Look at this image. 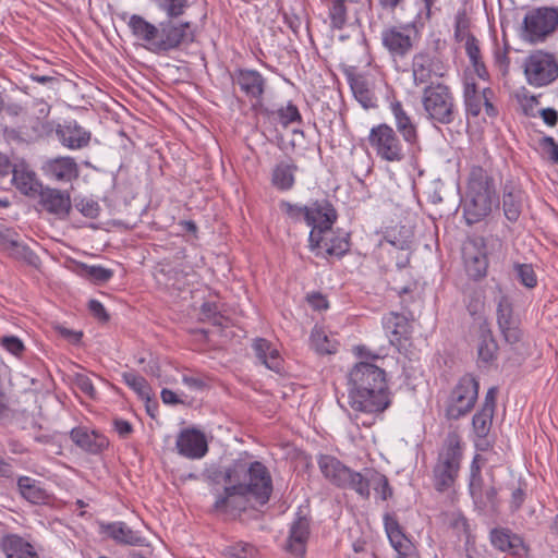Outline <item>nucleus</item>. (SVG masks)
<instances>
[{"mask_svg":"<svg viewBox=\"0 0 558 558\" xmlns=\"http://www.w3.org/2000/svg\"><path fill=\"white\" fill-rule=\"evenodd\" d=\"M345 409L356 426L371 427L391 404L386 372L371 362L355 363L347 374Z\"/></svg>","mask_w":558,"mask_h":558,"instance_id":"1","label":"nucleus"},{"mask_svg":"<svg viewBox=\"0 0 558 558\" xmlns=\"http://www.w3.org/2000/svg\"><path fill=\"white\" fill-rule=\"evenodd\" d=\"M495 195L494 180L481 166H473L469 173L466 202L463 215L469 226L487 217Z\"/></svg>","mask_w":558,"mask_h":558,"instance_id":"2","label":"nucleus"},{"mask_svg":"<svg viewBox=\"0 0 558 558\" xmlns=\"http://www.w3.org/2000/svg\"><path fill=\"white\" fill-rule=\"evenodd\" d=\"M225 483L238 482L240 489L258 504L268 502L272 493V480L268 469L259 461L250 464L235 462L225 472Z\"/></svg>","mask_w":558,"mask_h":558,"instance_id":"3","label":"nucleus"},{"mask_svg":"<svg viewBox=\"0 0 558 558\" xmlns=\"http://www.w3.org/2000/svg\"><path fill=\"white\" fill-rule=\"evenodd\" d=\"M463 460V442L457 432H449L433 466V485L438 493L454 487Z\"/></svg>","mask_w":558,"mask_h":558,"instance_id":"4","label":"nucleus"},{"mask_svg":"<svg viewBox=\"0 0 558 558\" xmlns=\"http://www.w3.org/2000/svg\"><path fill=\"white\" fill-rule=\"evenodd\" d=\"M480 383L472 374L461 376L444 401L445 417L458 421L466 416L478 399Z\"/></svg>","mask_w":558,"mask_h":558,"instance_id":"5","label":"nucleus"},{"mask_svg":"<svg viewBox=\"0 0 558 558\" xmlns=\"http://www.w3.org/2000/svg\"><path fill=\"white\" fill-rule=\"evenodd\" d=\"M368 143L375 155L387 162H401L405 158L403 145L395 130L380 123L371 129Z\"/></svg>","mask_w":558,"mask_h":558,"instance_id":"6","label":"nucleus"},{"mask_svg":"<svg viewBox=\"0 0 558 558\" xmlns=\"http://www.w3.org/2000/svg\"><path fill=\"white\" fill-rule=\"evenodd\" d=\"M307 226L311 227L308 234V246L314 251L324 241L333 223L337 221L338 214L333 205L327 199H317L308 205Z\"/></svg>","mask_w":558,"mask_h":558,"instance_id":"7","label":"nucleus"},{"mask_svg":"<svg viewBox=\"0 0 558 558\" xmlns=\"http://www.w3.org/2000/svg\"><path fill=\"white\" fill-rule=\"evenodd\" d=\"M524 74L530 84L545 86L558 77V63L553 54L537 50L525 59Z\"/></svg>","mask_w":558,"mask_h":558,"instance_id":"8","label":"nucleus"},{"mask_svg":"<svg viewBox=\"0 0 558 558\" xmlns=\"http://www.w3.org/2000/svg\"><path fill=\"white\" fill-rule=\"evenodd\" d=\"M487 242L490 243L494 248L502 247V240L498 236H490L487 239ZM486 240L481 239L480 243L474 241L471 243V246L464 248L463 258L465 269L468 275L474 280L482 279L487 275L488 259L486 252H484Z\"/></svg>","mask_w":558,"mask_h":558,"instance_id":"9","label":"nucleus"},{"mask_svg":"<svg viewBox=\"0 0 558 558\" xmlns=\"http://www.w3.org/2000/svg\"><path fill=\"white\" fill-rule=\"evenodd\" d=\"M193 38L190 23L162 22L159 25L158 40L155 41V52L175 49L180 45L193 41Z\"/></svg>","mask_w":558,"mask_h":558,"instance_id":"10","label":"nucleus"},{"mask_svg":"<svg viewBox=\"0 0 558 558\" xmlns=\"http://www.w3.org/2000/svg\"><path fill=\"white\" fill-rule=\"evenodd\" d=\"M489 542L495 549L518 558L526 557L529 554V546L523 537L509 527L499 526L492 529Z\"/></svg>","mask_w":558,"mask_h":558,"instance_id":"11","label":"nucleus"},{"mask_svg":"<svg viewBox=\"0 0 558 558\" xmlns=\"http://www.w3.org/2000/svg\"><path fill=\"white\" fill-rule=\"evenodd\" d=\"M40 169L47 179L58 183H71L80 175L77 162L69 156L49 158Z\"/></svg>","mask_w":558,"mask_h":558,"instance_id":"12","label":"nucleus"},{"mask_svg":"<svg viewBox=\"0 0 558 558\" xmlns=\"http://www.w3.org/2000/svg\"><path fill=\"white\" fill-rule=\"evenodd\" d=\"M558 24V13L554 9L543 8L527 13L524 27L532 40L544 38Z\"/></svg>","mask_w":558,"mask_h":558,"instance_id":"13","label":"nucleus"},{"mask_svg":"<svg viewBox=\"0 0 558 558\" xmlns=\"http://www.w3.org/2000/svg\"><path fill=\"white\" fill-rule=\"evenodd\" d=\"M226 484L222 492L217 488L210 490L215 496L214 510L222 513L244 510L247 497L245 492L239 488L238 482Z\"/></svg>","mask_w":558,"mask_h":558,"instance_id":"14","label":"nucleus"},{"mask_svg":"<svg viewBox=\"0 0 558 558\" xmlns=\"http://www.w3.org/2000/svg\"><path fill=\"white\" fill-rule=\"evenodd\" d=\"M11 174L13 186L25 196L35 197L43 189L36 172L25 160L14 162Z\"/></svg>","mask_w":558,"mask_h":558,"instance_id":"15","label":"nucleus"},{"mask_svg":"<svg viewBox=\"0 0 558 558\" xmlns=\"http://www.w3.org/2000/svg\"><path fill=\"white\" fill-rule=\"evenodd\" d=\"M178 452L187 459H201L207 451V440L201 430L195 428H185L178 435L175 442Z\"/></svg>","mask_w":558,"mask_h":558,"instance_id":"16","label":"nucleus"},{"mask_svg":"<svg viewBox=\"0 0 558 558\" xmlns=\"http://www.w3.org/2000/svg\"><path fill=\"white\" fill-rule=\"evenodd\" d=\"M40 205L49 214L58 219H65L72 208L71 196L68 191H61L53 187H43L38 193Z\"/></svg>","mask_w":558,"mask_h":558,"instance_id":"17","label":"nucleus"},{"mask_svg":"<svg viewBox=\"0 0 558 558\" xmlns=\"http://www.w3.org/2000/svg\"><path fill=\"white\" fill-rule=\"evenodd\" d=\"M60 143L70 149H81L88 145L90 132L81 126L75 120H65L56 128Z\"/></svg>","mask_w":558,"mask_h":558,"instance_id":"18","label":"nucleus"},{"mask_svg":"<svg viewBox=\"0 0 558 558\" xmlns=\"http://www.w3.org/2000/svg\"><path fill=\"white\" fill-rule=\"evenodd\" d=\"M498 327L508 343H517L520 340V329L513 316V306L506 295L500 296L497 305Z\"/></svg>","mask_w":558,"mask_h":558,"instance_id":"19","label":"nucleus"},{"mask_svg":"<svg viewBox=\"0 0 558 558\" xmlns=\"http://www.w3.org/2000/svg\"><path fill=\"white\" fill-rule=\"evenodd\" d=\"M411 25L401 27L391 26L381 34L383 45L395 56H404L413 47L412 38L409 35Z\"/></svg>","mask_w":558,"mask_h":558,"instance_id":"20","label":"nucleus"},{"mask_svg":"<svg viewBox=\"0 0 558 558\" xmlns=\"http://www.w3.org/2000/svg\"><path fill=\"white\" fill-rule=\"evenodd\" d=\"M384 526L390 545L398 555H414L415 546L404 534L395 514L386 513L384 515Z\"/></svg>","mask_w":558,"mask_h":558,"instance_id":"21","label":"nucleus"},{"mask_svg":"<svg viewBox=\"0 0 558 558\" xmlns=\"http://www.w3.org/2000/svg\"><path fill=\"white\" fill-rule=\"evenodd\" d=\"M412 70L414 80L424 83L433 76H442L445 64L438 57L421 52L414 56Z\"/></svg>","mask_w":558,"mask_h":558,"instance_id":"22","label":"nucleus"},{"mask_svg":"<svg viewBox=\"0 0 558 558\" xmlns=\"http://www.w3.org/2000/svg\"><path fill=\"white\" fill-rule=\"evenodd\" d=\"M524 191L513 182H506L502 190V210L510 222H517L521 216Z\"/></svg>","mask_w":558,"mask_h":558,"instance_id":"23","label":"nucleus"},{"mask_svg":"<svg viewBox=\"0 0 558 558\" xmlns=\"http://www.w3.org/2000/svg\"><path fill=\"white\" fill-rule=\"evenodd\" d=\"M70 437L77 447L93 454L101 452L109 445L104 435L95 430H88L86 427L73 428Z\"/></svg>","mask_w":558,"mask_h":558,"instance_id":"24","label":"nucleus"},{"mask_svg":"<svg viewBox=\"0 0 558 558\" xmlns=\"http://www.w3.org/2000/svg\"><path fill=\"white\" fill-rule=\"evenodd\" d=\"M317 463L324 477L331 484L342 487L345 484L347 475L350 474V468L345 466L333 456L320 454Z\"/></svg>","mask_w":558,"mask_h":558,"instance_id":"25","label":"nucleus"},{"mask_svg":"<svg viewBox=\"0 0 558 558\" xmlns=\"http://www.w3.org/2000/svg\"><path fill=\"white\" fill-rule=\"evenodd\" d=\"M383 327L390 337V343L401 345L402 340H407L410 336L409 322L404 315L399 313H388L383 317Z\"/></svg>","mask_w":558,"mask_h":558,"instance_id":"26","label":"nucleus"},{"mask_svg":"<svg viewBox=\"0 0 558 558\" xmlns=\"http://www.w3.org/2000/svg\"><path fill=\"white\" fill-rule=\"evenodd\" d=\"M1 548L7 558H39L34 546L15 534L4 536Z\"/></svg>","mask_w":558,"mask_h":558,"instance_id":"27","label":"nucleus"},{"mask_svg":"<svg viewBox=\"0 0 558 558\" xmlns=\"http://www.w3.org/2000/svg\"><path fill=\"white\" fill-rule=\"evenodd\" d=\"M234 83L252 99H258L264 93L265 81L254 70H240L234 76Z\"/></svg>","mask_w":558,"mask_h":558,"instance_id":"28","label":"nucleus"},{"mask_svg":"<svg viewBox=\"0 0 558 558\" xmlns=\"http://www.w3.org/2000/svg\"><path fill=\"white\" fill-rule=\"evenodd\" d=\"M345 76L356 101L360 105H369L374 99V90L369 80L357 73L353 68L345 70Z\"/></svg>","mask_w":558,"mask_h":558,"instance_id":"29","label":"nucleus"},{"mask_svg":"<svg viewBox=\"0 0 558 558\" xmlns=\"http://www.w3.org/2000/svg\"><path fill=\"white\" fill-rule=\"evenodd\" d=\"M16 485L21 496L31 504L43 505L49 500L47 490L35 478L22 475L17 478Z\"/></svg>","mask_w":558,"mask_h":558,"instance_id":"30","label":"nucleus"},{"mask_svg":"<svg viewBox=\"0 0 558 558\" xmlns=\"http://www.w3.org/2000/svg\"><path fill=\"white\" fill-rule=\"evenodd\" d=\"M256 357L269 369L279 372L282 366V359L277 348L264 338H258L253 343Z\"/></svg>","mask_w":558,"mask_h":558,"instance_id":"31","label":"nucleus"},{"mask_svg":"<svg viewBox=\"0 0 558 558\" xmlns=\"http://www.w3.org/2000/svg\"><path fill=\"white\" fill-rule=\"evenodd\" d=\"M129 26L134 36L146 41L149 45V49L155 52V41L158 40L159 27L136 14L130 17Z\"/></svg>","mask_w":558,"mask_h":558,"instance_id":"32","label":"nucleus"},{"mask_svg":"<svg viewBox=\"0 0 558 558\" xmlns=\"http://www.w3.org/2000/svg\"><path fill=\"white\" fill-rule=\"evenodd\" d=\"M396 128L405 143L414 145L417 143V126L413 119L403 110V107H392Z\"/></svg>","mask_w":558,"mask_h":558,"instance_id":"33","label":"nucleus"},{"mask_svg":"<svg viewBox=\"0 0 558 558\" xmlns=\"http://www.w3.org/2000/svg\"><path fill=\"white\" fill-rule=\"evenodd\" d=\"M350 250V241L349 235H335L331 230L325 234V239L320 242V245L317 246L313 252L316 255L320 254L324 251L327 255L330 256H343Z\"/></svg>","mask_w":558,"mask_h":558,"instance_id":"34","label":"nucleus"},{"mask_svg":"<svg viewBox=\"0 0 558 558\" xmlns=\"http://www.w3.org/2000/svg\"><path fill=\"white\" fill-rule=\"evenodd\" d=\"M106 533L117 543L137 546L143 544L141 534L124 522H113L106 526Z\"/></svg>","mask_w":558,"mask_h":558,"instance_id":"35","label":"nucleus"},{"mask_svg":"<svg viewBox=\"0 0 558 558\" xmlns=\"http://www.w3.org/2000/svg\"><path fill=\"white\" fill-rule=\"evenodd\" d=\"M310 530L308 523L305 520L299 519L295 521L291 529L288 539V550L296 555H302L305 551V543L308 538Z\"/></svg>","mask_w":558,"mask_h":558,"instance_id":"36","label":"nucleus"},{"mask_svg":"<svg viewBox=\"0 0 558 558\" xmlns=\"http://www.w3.org/2000/svg\"><path fill=\"white\" fill-rule=\"evenodd\" d=\"M498 345L490 330L482 329L477 345L478 362L490 364L497 357Z\"/></svg>","mask_w":558,"mask_h":558,"instance_id":"37","label":"nucleus"},{"mask_svg":"<svg viewBox=\"0 0 558 558\" xmlns=\"http://www.w3.org/2000/svg\"><path fill=\"white\" fill-rule=\"evenodd\" d=\"M296 167L292 163L280 162L278 163L274 171L271 182L274 186L281 191H288L292 189L294 184V172Z\"/></svg>","mask_w":558,"mask_h":558,"instance_id":"38","label":"nucleus"},{"mask_svg":"<svg viewBox=\"0 0 558 558\" xmlns=\"http://www.w3.org/2000/svg\"><path fill=\"white\" fill-rule=\"evenodd\" d=\"M371 483L372 478L350 469V474L347 475L345 484L341 488H350L363 499H367L371 495Z\"/></svg>","mask_w":558,"mask_h":558,"instance_id":"39","label":"nucleus"},{"mask_svg":"<svg viewBox=\"0 0 558 558\" xmlns=\"http://www.w3.org/2000/svg\"><path fill=\"white\" fill-rule=\"evenodd\" d=\"M311 347L319 354H333L338 343L328 338L322 328L315 327L311 332Z\"/></svg>","mask_w":558,"mask_h":558,"instance_id":"40","label":"nucleus"},{"mask_svg":"<svg viewBox=\"0 0 558 558\" xmlns=\"http://www.w3.org/2000/svg\"><path fill=\"white\" fill-rule=\"evenodd\" d=\"M452 97L447 86L437 84L425 88L423 105H450Z\"/></svg>","mask_w":558,"mask_h":558,"instance_id":"41","label":"nucleus"},{"mask_svg":"<svg viewBox=\"0 0 558 558\" xmlns=\"http://www.w3.org/2000/svg\"><path fill=\"white\" fill-rule=\"evenodd\" d=\"M10 256L15 259L24 260L28 265L36 266L39 262L38 256L24 243H21L12 238L4 248Z\"/></svg>","mask_w":558,"mask_h":558,"instance_id":"42","label":"nucleus"},{"mask_svg":"<svg viewBox=\"0 0 558 558\" xmlns=\"http://www.w3.org/2000/svg\"><path fill=\"white\" fill-rule=\"evenodd\" d=\"M494 413L495 412L488 411V409H480L473 415L472 427L477 438L484 439L488 436L493 424Z\"/></svg>","mask_w":558,"mask_h":558,"instance_id":"43","label":"nucleus"},{"mask_svg":"<svg viewBox=\"0 0 558 558\" xmlns=\"http://www.w3.org/2000/svg\"><path fill=\"white\" fill-rule=\"evenodd\" d=\"M279 208L287 219L292 222L304 221L307 225V219H311V216H308V205L292 204L288 201H282L279 204Z\"/></svg>","mask_w":558,"mask_h":558,"instance_id":"44","label":"nucleus"},{"mask_svg":"<svg viewBox=\"0 0 558 558\" xmlns=\"http://www.w3.org/2000/svg\"><path fill=\"white\" fill-rule=\"evenodd\" d=\"M464 47L476 74L482 78L485 77L487 72L481 59V50L477 39L475 37H469L468 40L464 41Z\"/></svg>","mask_w":558,"mask_h":558,"instance_id":"45","label":"nucleus"},{"mask_svg":"<svg viewBox=\"0 0 558 558\" xmlns=\"http://www.w3.org/2000/svg\"><path fill=\"white\" fill-rule=\"evenodd\" d=\"M122 379L134 392L143 399H149L150 387L147 380L135 372H125L122 374Z\"/></svg>","mask_w":558,"mask_h":558,"instance_id":"46","label":"nucleus"},{"mask_svg":"<svg viewBox=\"0 0 558 558\" xmlns=\"http://www.w3.org/2000/svg\"><path fill=\"white\" fill-rule=\"evenodd\" d=\"M330 24L336 29H341L347 23L345 0H329L327 3Z\"/></svg>","mask_w":558,"mask_h":558,"instance_id":"47","label":"nucleus"},{"mask_svg":"<svg viewBox=\"0 0 558 558\" xmlns=\"http://www.w3.org/2000/svg\"><path fill=\"white\" fill-rule=\"evenodd\" d=\"M169 19H175L184 14L189 7V0H151Z\"/></svg>","mask_w":558,"mask_h":558,"instance_id":"48","label":"nucleus"},{"mask_svg":"<svg viewBox=\"0 0 558 558\" xmlns=\"http://www.w3.org/2000/svg\"><path fill=\"white\" fill-rule=\"evenodd\" d=\"M82 275L95 283H106L113 277V270L100 265L82 264Z\"/></svg>","mask_w":558,"mask_h":558,"instance_id":"49","label":"nucleus"},{"mask_svg":"<svg viewBox=\"0 0 558 558\" xmlns=\"http://www.w3.org/2000/svg\"><path fill=\"white\" fill-rule=\"evenodd\" d=\"M517 276L520 282L526 288H534L537 284V277L532 267L529 264H515L514 266Z\"/></svg>","mask_w":558,"mask_h":558,"instance_id":"50","label":"nucleus"},{"mask_svg":"<svg viewBox=\"0 0 558 558\" xmlns=\"http://www.w3.org/2000/svg\"><path fill=\"white\" fill-rule=\"evenodd\" d=\"M429 118L441 124H448L453 121V107H425Z\"/></svg>","mask_w":558,"mask_h":558,"instance_id":"51","label":"nucleus"},{"mask_svg":"<svg viewBox=\"0 0 558 558\" xmlns=\"http://www.w3.org/2000/svg\"><path fill=\"white\" fill-rule=\"evenodd\" d=\"M470 20L464 11L456 15L454 37L458 41H466L469 37H474L470 32Z\"/></svg>","mask_w":558,"mask_h":558,"instance_id":"52","label":"nucleus"},{"mask_svg":"<svg viewBox=\"0 0 558 558\" xmlns=\"http://www.w3.org/2000/svg\"><path fill=\"white\" fill-rule=\"evenodd\" d=\"M0 347L12 355L20 357L25 351L23 341L16 336L0 337Z\"/></svg>","mask_w":558,"mask_h":558,"instance_id":"53","label":"nucleus"},{"mask_svg":"<svg viewBox=\"0 0 558 558\" xmlns=\"http://www.w3.org/2000/svg\"><path fill=\"white\" fill-rule=\"evenodd\" d=\"M372 483L374 485V490L380 496L383 500H387L392 495V489L389 485L388 478L378 473L372 474Z\"/></svg>","mask_w":558,"mask_h":558,"instance_id":"54","label":"nucleus"},{"mask_svg":"<svg viewBox=\"0 0 558 558\" xmlns=\"http://www.w3.org/2000/svg\"><path fill=\"white\" fill-rule=\"evenodd\" d=\"M202 318L211 323L213 325H221L222 315L219 312V306L215 302H205L201 307Z\"/></svg>","mask_w":558,"mask_h":558,"instance_id":"55","label":"nucleus"},{"mask_svg":"<svg viewBox=\"0 0 558 558\" xmlns=\"http://www.w3.org/2000/svg\"><path fill=\"white\" fill-rule=\"evenodd\" d=\"M75 386L88 398L95 399L97 390L94 387L92 379L85 374H75L74 376Z\"/></svg>","mask_w":558,"mask_h":558,"instance_id":"56","label":"nucleus"},{"mask_svg":"<svg viewBox=\"0 0 558 558\" xmlns=\"http://www.w3.org/2000/svg\"><path fill=\"white\" fill-rule=\"evenodd\" d=\"M77 210L87 218H96L99 215L100 207L92 198H82L75 204Z\"/></svg>","mask_w":558,"mask_h":558,"instance_id":"57","label":"nucleus"},{"mask_svg":"<svg viewBox=\"0 0 558 558\" xmlns=\"http://www.w3.org/2000/svg\"><path fill=\"white\" fill-rule=\"evenodd\" d=\"M279 122L287 128L288 125L300 122L301 114L298 107H280L278 110Z\"/></svg>","mask_w":558,"mask_h":558,"instance_id":"58","label":"nucleus"},{"mask_svg":"<svg viewBox=\"0 0 558 558\" xmlns=\"http://www.w3.org/2000/svg\"><path fill=\"white\" fill-rule=\"evenodd\" d=\"M230 555L234 558H256V548L246 543H238L230 548Z\"/></svg>","mask_w":558,"mask_h":558,"instance_id":"59","label":"nucleus"},{"mask_svg":"<svg viewBox=\"0 0 558 558\" xmlns=\"http://www.w3.org/2000/svg\"><path fill=\"white\" fill-rule=\"evenodd\" d=\"M352 352L357 359H360V362L374 363L375 361L381 357L379 353L369 350L364 344L354 345Z\"/></svg>","mask_w":558,"mask_h":558,"instance_id":"60","label":"nucleus"},{"mask_svg":"<svg viewBox=\"0 0 558 558\" xmlns=\"http://www.w3.org/2000/svg\"><path fill=\"white\" fill-rule=\"evenodd\" d=\"M482 485L483 477L482 474H470L469 478V492L474 502L482 501Z\"/></svg>","mask_w":558,"mask_h":558,"instance_id":"61","label":"nucleus"},{"mask_svg":"<svg viewBox=\"0 0 558 558\" xmlns=\"http://www.w3.org/2000/svg\"><path fill=\"white\" fill-rule=\"evenodd\" d=\"M541 146L546 149L550 160L558 165V144L551 136H544L541 142Z\"/></svg>","mask_w":558,"mask_h":558,"instance_id":"62","label":"nucleus"},{"mask_svg":"<svg viewBox=\"0 0 558 558\" xmlns=\"http://www.w3.org/2000/svg\"><path fill=\"white\" fill-rule=\"evenodd\" d=\"M497 494L498 493L495 487H488L484 493L482 492V501L480 500L476 504L484 508L490 507L494 509L498 504Z\"/></svg>","mask_w":558,"mask_h":558,"instance_id":"63","label":"nucleus"},{"mask_svg":"<svg viewBox=\"0 0 558 558\" xmlns=\"http://www.w3.org/2000/svg\"><path fill=\"white\" fill-rule=\"evenodd\" d=\"M525 498H526V493L523 488L518 487V488L513 489V492L511 494V499H510V510L512 513H514L521 509L522 505L525 501Z\"/></svg>","mask_w":558,"mask_h":558,"instance_id":"64","label":"nucleus"}]
</instances>
